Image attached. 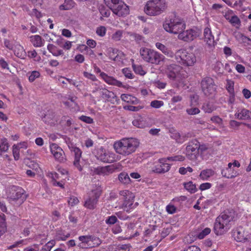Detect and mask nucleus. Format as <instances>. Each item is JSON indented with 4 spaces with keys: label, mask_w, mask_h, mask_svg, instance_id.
I'll use <instances>...</instances> for the list:
<instances>
[{
    "label": "nucleus",
    "mask_w": 251,
    "mask_h": 251,
    "mask_svg": "<svg viewBox=\"0 0 251 251\" xmlns=\"http://www.w3.org/2000/svg\"><path fill=\"white\" fill-rule=\"evenodd\" d=\"M30 40L33 45L35 47H41L44 45V40L38 35L31 36Z\"/></svg>",
    "instance_id": "c756f323"
},
{
    "label": "nucleus",
    "mask_w": 251,
    "mask_h": 251,
    "mask_svg": "<svg viewBox=\"0 0 251 251\" xmlns=\"http://www.w3.org/2000/svg\"><path fill=\"white\" fill-rule=\"evenodd\" d=\"M123 33L122 30H117L112 34V39L115 41H120L123 36Z\"/></svg>",
    "instance_id": "c03bdc74"
},
{
    "label": "nucleus",
    "mask_w": 251,
    "mask_h": 251,
    "mask_svg": "<svg viewBox=\"0 0 251 251\" xmlns=\"http://www.w3.org/2000/svg\"><path fill=\"white\" fill-rule=\"evenodd\" d=\"M211 184L208 182L202 183L200 186V189L201 191L205 190L211 188Z\"/></svg>",
    "instance_id": "774afa93"
},
{
    "label": "nucleus",
    "mask_w": 251,
    "mask_h": 251,
    "mask_svg": "<svg viewBox=\"0 0 251 251\" xmlns=\"http://www.w3.org/2000/svg\"><path fill=\"white\" fill-rule=\"evenodd\" d=\"M234 82L230 79H226V89L229 94H233L234 93Z\"/></svg>",
    "instance_id": "ea45409f"
},
{
    "label": "nucleus",
    "mask_w": 251,
    "mask_h": 251,
    "mask_svg": "<svg viewBox=\"0 0 251 251\" xmlns=\"http://www.w3.org/2000/svg\"><path fill=\"white\" fill-rule=\"evenodd\" d=\"M79 120L81 121L84 122L87 124H93L94 123V120L90 117L82 115L79 118Z\"/></svg>",
    "instance_id": "bf43d9fd"
},
{
    "label": "nucleus",
    "mask_w": 251,
    "mask_h": 251,
    "mask_svg": "<svg viewBox=\"0 0 251 251\" xmlns=\"http://www.w3.org/2000/svg\"><path fill=\"white\" fill-rule=\"evenodd\" d=\"M200 143L196 139L191 141L186 149V156L191 160H195L199 155Z\"/></svg>",
    "instance_id": "9b49d317"
},
{
    "label": "nucleus",
    "mask_w": 251,
    "mask_h": 251,
    "mask_svg": "<svg viewBox=\"0 0 251 251\" xmlns=\"http://www.w3.org/2000/svg\"><path fill=\"white\" fill-rule=\"evenodd\" d=\"M235 116L239 120L251 119V112L245 108L242 109L236 113Z\"/></svg>",
    "instance_id": "bb28decb"
},
{
    "label": "nucleus",
    "mask_w": 251,
    "mask_h": 251,
    "mask_svg": "<svg viewBox=\"0 0 251 251\" xmlns=\"http://www.w3.org/2000/svg\"><path fill=\"white\" fill-rule=\"evenodd\" d=\"M198 105L199 96L195 94L191 95L190 104L186 109V113L190 116L199 114L201 111L197 107Z\"/></svg>",
    "instance_id": "dca6fc26"
},
{
    "label": "nucleus",
    "mask_w": 251,
    "mask_h": 251,
    "mask_svg": "<svg viewBox=\"0 0 251 251\" xmlns=\"http://www.w3.org/2000/svg\"><path fill=\"white\" fill-rule=\"evenodd\" d=\"M210 232V228L206 227L198 234L197 237L200 239H203L206 235H208Z\"/></svg>",
    "instance_id": "79ce46f5"
},
{
    "label": "nucleus",
    "mask_w": 251,
    "mask_h": 251,
    "mask_svg": "<svg viewBox=\"0 0 251 251\" xmlns=\"http://www.w3.org/2000/svg\"><path fill=\"white\" fill-rule=\"evenodd\" d=\"M19 150V147L17 145H14L13 146V154L16 160H18L20 157Z\"/></svg>",
    "instance_id": "8fccbe9b"
},
{
    "label": "nucleus",
    "mask_w": 251,
    "mask_h": 251,
    "mask_svg": "<svg viewBox=\"0 0 251 251\" xmlns=\"http://www.w3.org/2000/svg\"><path fill=\"white\" fill-rule=\"evenodd\" d=\"M202 91L206 96L213 94L216 91V86L213 79L209 77L204 78L201 82Z\"/></svg>",
    "instance_id": "2eb2a0df"
},
{
    "label": "nucleus",
    "mask_w": 251,
    "mask_h": 251,
    "mask_svg": "<svg viewBox=\"0 0 251 251\" xmlns=\"http://www.w3.org/2000/svg\"><path fill=\"white\" fill-rule=\"evenodd\" d=\"M79 242L76 245L80 249H90L98 247L102 243L101 240L94 235H81L78 237Z\"/></svg>",
    "instance_id": "39448f33"
},
{
    "label": "nucleus",
    "mask_w": 251,
    "mask_h": 251,
    "mask_svg": "<svg viewBox=\"0 0 251 251\" xmlns=\"http://www.w3.org/2000/svg\"><path fill=\"white\" fill-rule=\"evenodd\" d=\"M106 29L104 26H100L96 29V33L100 37H103L106 34Z\"/></svg>",
    "instance_id": "49530a36"
},
{
    "label": "nucleus",
    "mask_w": 251,
    "mask_h": 251,
    "mask_svg": "<svg viewBox=\"0 0 251 251\" xmlns=\"http://www.w3.org/2000/svg\"><path fill=\"white\" fill-rule=\"evenodd\" d=\"M166 211L170 214H173L176 212V208L174 205L169 204L166 206Z\"/></svg>",
    "instance_id": "338daca9"
},
{
    "label": "nucleus",
    "mask_w": 251,
    "mask_h": 251,
    "mask_svg": "<svg viewBox=\"0 0 251 251\" xmlns=\"http://www.w3.org/2000/svg\"><path fill=\"white\" fill-rule=\"evenodd\" d=\"M47 49L53 55L55 56L63 55L64 54V52L62 50L57 49V48L53 44H49L47 46Z\"/></svg>",
    "instance_id": "72a5a7b5"
},
{
    "label": "nucleus",
    "mask_w": 251,
    "mask_h": 251,
    "mask_svg": "<svg viewBox=\"0 0 251 251\" xmlns=\"http://www.w3.org/2000/svg\"><path fill=\"white\" fill-rule=\"evenodd\" d=\"M175 59L177 62L187 66H191L196 62L195 55L184 50H178L175 53Z\"/></svg>",
    "instance_id": "0eeeda50"
},
{
    "label": "nucleus",
    "mask_w": 251,
    "mask_h": 251,
    "mask_svg": "<svg viewBox=\"0 0 251 251\" xmlns=\"http://www.w3.org/2000/svg\"><path fill=\"white\" fill-rule=\"evenodd\" d=\"M139 145V142L136 138H123L115 141L113 148L117 153L127 156L135 152Z\"/></svg>",
    "instance_id": "f03ea898"
},
{
    "label": "nucleus",
    "mask_w": 251,
    "mask_h": 251,
    "mask_svg": "<svg viewBox=\"0 0 251 251\" xmlns=\"http://www.w3.org/2000/svg\"><path fill=\"white\" fill-rule=\"evenodd\" d=\"M181 70L182 68L180 66L172 64L166 66L165 72L169 79L179 82L181 80Z\"/></svg>",
    "instance_id": "9d476101"
},
{
    "label": "nucleus",
    "mask_w": 251,
    "mask_h": 251,
    "mask_svg": "<svg viewBox=\"0 0 251 251\" xmlns=\"http://www.w3.org/2000/svg\"><path fill=\"white\" fill-rule=\"evenodd\" d=\"M183 186L186 190L191 194L195 193L197 191V188L195 184H194L192 181H189L184 182Z\"/></svg>",
    "instance_id": "c9c22d12"
},
{
    "label": "nucleus",
    "mask_w": 251,
    "mask_h": 251,
    "mask_svg": "<svg viewBox=\"0 0 251 251\" xmlns=\"http://www.w3.org/2000/svg\"><path fill=\"white\" fill-rule=\"evenodd\" d=\"M163 27L168 32L179 34L185 28V24L178 17L173 14L166 20Z\"/></svg>",
    "instance_id": "20e7f679"
},
{
    "label": "nucleus",
    "mask_w": 251,
    "mask_h": 251,
    "mask_svg": "<svg viewBox=\"0 0 251 251\" xmlns=\"http://www.w3.org/2000/svg\"><path fill=\"white\" fill-rule=\"evenodd\" d=\"M121 195L126 197L124 202L122 205V208L126 211L132 208L134 196L128 191H122L120 192Z\"/></svg>",
    "instance_id": "aec40b11"
},
{
    "label": "nucleus",
    "mask_w": 251,
    "mask_h": 251,
    "mask_svg": "<svg viewBox=\"0 0 251 251\" xmlns=\"http://www.w3.org/2000/svg\"><path fill=\"white\" fill-rule=\"evenodd\" d=\"M232 235L234 239L237 242L243 243L251 242V234L242 226L233 229Z\"/></svg>",
    "instance_id": "6e6552de"
},
{
    "label": "nucleus",
    "mask_w": 251,
    "mask_h": 251,
    "mask_svg": "<svg viewBox=\"0 0 251 251\" xmlns=\"http://www.w3.org/2000/svg\"><path fill=\"white\" fill-rule=\"evenodd\" d=\"M113 13L120 17H125L129 14V8L124 1H121L120 4L114 5L111 8Z\"/></svg>",
    "instance_id": "6ab92c4d"
},
{
    "label": "nucleus",
    "mask_w": 251,
    "mask_h": 251,
    "mask_svg": "<svg viewBox=\"0 0 251 251\" xmlns=\"http://www.w3.org/2000/svg\"><path fill=\"white\" fill-rule=\"evenodd\" d=\"M119 180L124 184H128L130 182V179L128 174L125 172L120 173L118 176Z\"/></svg>",
    "instance_id": "4c0bfd02"
},
{
    "label": "nucleus",
    "mask_w": 251,
    "mask_h": 251,
    "mask_svg": "<svg viewBox=\"0 0 251 251\" xmlns=\"http://www.w3.org/2000/svg\"><path fill=\"white\" fill-rule=\"evenodd\" d=\"M201 109L204 112L210 113L216 110V107L212 102H208L203 104Z\"/></svg>",
    "instance_id": "f704fd0d"
},
{
    "label": "nucleus",
    "mask_w": 251,
    "mask_h": 251,
    "mask_svg": "<svg viewBox=\"0 0 251 251\" xmlns=\"http://www.w3.org/2000/svg\"><path fill=\"white\" fill-rule=\"evenodd\" d=\"M166 159H167V161H183L184 160V157L182 155H176L174 156L168 157Z\"/></svg>",
    "instance_id": "6e6d98bb"
},
{
    "label": "nucleus",
    "mask_w": 251,
    "mask_h": 251,
    "mask_svg": "<svg viewBox=\"0 0 251 251\" xmlns=\"http://www.w3.org/2000/svg\"><path fill=\"white\" fill-rule=\"evenodd\" d=\"M123 73L124 75L127 78L132 79L133 78L134 75L132 73L131 71L128 68H126L123 69L122 70Z\"/></svg>",
    "instance_id": "de8ad7c7"
},
{
    "label": "nucleus",
    "mask_w": 251,
    "mask_h": 251,
    "mask_svg": "<svg viewBox=\"0 0 251 251\" xmlns=\"http://www.w3.org/2000/svg\"><path fill=\"white\" fill-rule=\"evenodd\" d=\"M14 53V54L19 58H24L26 56V52L20 44L18 42L15 45L13 50H12Z\"/></svg>",
    "instance_id": "c85d7f7f"
},
{
    "label": "nucleus",
    "mask_w": 251,
    "mask_h": 251,
    "mask_svg": "<svg viewBox=\"0 0 251 251\" xmlns=\"http://www.w3.org/2000/svg\"><path fill=\"white\" fill-rule=\"evenodd\" d=\"M96 157L98 160L104 163H110L113 161L110 156V153L102 148L100 147L97 150Z\"/></svg>",
    "instance_id": "412c9836"
},
{
    "label": "nucleus",
    "mask_w": 251,
    "mask_h": 251,
    "mask_svg": "<svg viewBox=\"0 0 251 251\" xmlns=\"http://www.w3.org/2000/svg\"><path fill=\"white\" fill-rule=\"evenodd\" d=\"M171 165L167 162V159L160 158L155 162L152 168V171L157 174H164L168 172Z\"/></svg>",
    "instance_id": "ddd939ff"
},
{
    "label": "nucleus",
    "mask_w": 251,
    "mask_h": 251,
    "mask_svg": "<svg viewBox=\"0 0 251 251\" xmlns=\"http://www.w3.org/2000/svg\"><path fill=\"white\" fill-rule=\"evenodd\" d=\"M83 75L85 77H86L88 79H90L92 80V81H95L97 80V79L96 76L92 74L89 73L88 72H84L83 73Z\"/></svg>",
    "instance_id": "69168bd1"
},
{
    "label": "nucleus",
    "mask_w": 251,
    "mask_h": 251,
    "mask_svg": "<svg viewBox=\"0 0 251 251\" xmlns=\"http://www.w3.org/2000/svg\"><path fill=\"white\" fill-rule=\"evenodd\" d=\"M100 94L101 98L105 101L110 102L112 104H118L120 100L116 95L112 91H109L105 88L100 89Z\"/></svg>",
    "instance_id": "f3484780"
},
{
    "label": "nucleus",
    "mask_w": 251,
    "mask_h": 251,
    "mask_svg": "<svg viewBox=\"0 0 251 251\" xmlns=\"http://www.w3.org/2000/svg\"><path fill=\"white\" fill-rule=\"evenodd\" d=\"M42 120L45 123L50 126L54 125L57 122L58 118L53 113H49L42 118Z\"/></svg>",
    "instance_id": "393cba45"
},
{
    "label": "nucleus",
    "mask_w": 251,
    "mask_h": 251,
    "mask_svg": "<svg viewBox=\"0 0 251 251\" xmlns=\"http://www.w3.org/2000/svg\"><path fill=\"white\" fill-rule=\"evenodd\" d=\"M210 120L213 123L219 125H221L223 124V120L218 116H214L211 118Z\"/></svg>",
    "instance_id": "e2e57ef3"
},
{
    "label": "nucleus",
    "mask_w": 251,
    "mask_h": 251,
    "mask_svg": "<svg viewBox=\"0 0 251 251\" xmlns=\"http://www.w3.org/2000/svg\"><path fill=\"white\" fill-rule=\"evenodd\" d=\"M167 8L165 0H149L144 8V12L150 16H156L164 13Z\"/></svg>",
    "instance_id": "7ed1b4c3"
},
{
    "label": "nucleus",
    "mask_w": 251,
    "mask_h": 251,
    "mask_svg": "<svg viewBox=\"0 0 251 251\" xmlns=\"http://www.w3.org/2000/svg\"><path fill=\"white\" fill-rule=\"evenodd\" d=\"M201 32L197 29H190L186 30H182L178 35L179 40L185 42H191L199 37Z\"/></svg>",
    "instance_id": "4468645a"
},
{
    "label": "nucleus",
    "mask_w": 251,
    "mask_h": 251,
    "mask_svg": "<svg viewBox=\"0 0 251 251\" xmlns=\"http://www.w3.org/2000/svg\"><path fill=\"white\" fill-rule=\"evenodd\" d=\"M236 217L233 210H227L221 213L217 217L214 224V231L216 235H221L226 232L230 227Z\"/></svg>",
    "instance_id": "f257e3e1"
},
{
    "label": "nucleus",
    "mask_w": 251,
    "mask_h": 251,
    "mask_svg": "<svg viewBox=\"0 0 251 251\" xmlns=\"http://www.w3.org/2000/svg\"><path fill=\"white\" fill-rule=\"evenodd\" d=\"M95 172L98 175H107L109 173V167H98L96 169Z\"/></svg>",
    "instance_id": "37998d69"
},
{
    "label": "nucleus",
    "mask_w": 251,
    "mask_h": 251,
    "mask_svg": "<svg viewBox=\"0 0 251 251\" xmlns=\"http://www.w3.org/2000/svg\"><path fill=\"white\" fill-rule=\"evenodd\" d=\"M117 50L112 48H109L107 49L106 53L107 55L109 57L110 59L115 60L116 57L118 56L117 53Z\"/></svg>",
    "instance_id": "58836bf2"
},
{
    "label": "nucleus",
    "mask_w": 251,
    "mask_h": 251,
    "mask_svg": "<svg viewBox=\"0 0 251 251\" xmlns=\"http://www.w3.org/2000/svg\"><path fill=\"white\" fill-rule=\"evenodd\" d=\"M132 67L134 72L141 75H144L146 72L143 70V67L141 65H132Z\"/></svg>",
    "instance_id": "a19ab883"
},
{
    "label": "nucleus",
    "mask_w": 251,
    "mask_h": 251,
    "mask_svg": "<svg viewBox=\"0 0 251 251\" xmlns=\"http://www.w3.org/2000/svg\"><path fill=\"white\" fill-rule=\"evenodd\" d=\"M155 46L158 50H160L162 53L167 56L172 58L175 56V54L171 50L166 47L162 43L157 42L155 44Z\"/></svg>",
    "instance_id": "cd10ccee"
},
{
    "label": "nucleus",
    "mask_w": 251,
    "mask_h": 251,
    "mask_svg": "<svg viewBox=\"0 0 251 251\" xmlns=\"http://www.w3.org/2000/svg\"><path fill=\"white\" fill-rule=\"evenodd\" d=\"M229 22L233 26L240 25L241 21L239 18L236 15L232 16L229 20Z\"/></svg>",
    "instance_id": "a18cd8bd"
},
{
    "label": "nucleus",
    "mask_w": 251,
    "mask_h": 251,
    "mask_svg": "<svg viewBox=\"0 0 251 251\" xmlns=\"http://www.w3.org/2000/svg\"><path fill=\"white\" fill-rule=\"evenodd\" d=\"M101 193V189L99 186L95 189H92L89 193L88 198L85 201L84 206L90 209H94L96 206Z\"/></svg>",
    "instance_id": "1a4fd4ad"
},
{
    "label": "nucleus",
    "mask_w": 251,
    "mask_h": 251,
    "mask_svg": "<svg viewBox=\"0 0 251 251\" xmlns=\"http://www.w3.org/2000/svg\"><path fill=\"white\" fill-rule=\"evenodd\" d=\"M214 175V171L211 169H205L202 170L200 174V177L203 180H208L209 178L212 176Z\"/></svg>",
    "instance_id": "473e14b6"
},
{
    "label": "nucleus",
    "mask_w": 251,
    "mask_h": 251,
    "mask_svg": "<svg viewBox=\"0 0 251 251\" xmlns=\"http://www.w3.org/2000/svg\"><path fill=\"white\" fill-rule=\"evenodd\" d=\"M121 98L126 102L135 104H137L139 101L136 97L129 94H123L121 96Z\"/></svg>",
    "instance_id": "7c9ffc66"
},
{
    "label": "nucleus",
    "mask_w": 251,
    "mask_h": 251,
    "mask_svg": "<svg viewBox=\"0 0 251 251\" xmlns=\"http://www.w3.org/2000/svg\"><path fill=\"white\" fill-rule=\"evenodd\" d=\"M7 198L13 201H17L20 199L23 201L25 199V190L21 187L12 186L10 188Z\"/></svg>",
    "instance_id": "a211bd4d"
},
{
    "label": "nucleus",
    "mask_w": 251,
    "mask_h": 251,
    "mask_svg": "<svg viewBox=\"0 0 251 251\" xmlns=\"http://www.w3.org/2000/svg\"><path fill=\"white\" fill-rule=\"evenodd\" d=\"M30 15L31 16L35 17L37 18H40L41 16V13L38 11L36 9H32L29 12Z\"/></svg>",
    "instance_id": "0e129e2a"
},
{
    "label": "nucleus",
    "mask_w": 251,
    "mask_h": 251,
    "mask_svg": "<svg viewBox=\"0 0 251 251\" xmlns=\"http://www.w3.org/2000/svg\"><path fill=\"white\" fill-rule=\"evenodd\" d=\"M66 143L71 151L75 155L74 161V166L79 171H81L82 168L80 164V160L81 157L82 151L80 149L77 147L75 144L72 143L69 139L66 141Z\"/></svg>",
    "instance_id": "f8f14e48"
},
{
    "label": "nucleus",
    "mask_w": 251,
    "mask_h": 251,
    "mask_svg": "<svg viewBox=\"0 0 251 251\" xmlns=\"http://www.w3.org/2000/svg\"><path fill=\"white\" fill-rule=\"evenodd\" d=\"M186 200V197L185 196H181L179 197H176L174 198L172 201L174 203H178L179 204L181 201H185Z\"/></svg>",
    "instance_id": "680f3d73"
},
{
    "label": "nucleus",
    "mask_w": 251,
    "mask_h": 251,
    "mask_svg": "<svg viewBox=\"0 0 251 251\" xmlns=\"http://www.w3.org/2000/svg\"><path fill=\"white\" fill-rule=\"evenodd\" d=\"M221 174L223 177L227 178H232L239 175V173L233 168H225L221 171Z\"/></svg>",
    "instance_id": "a878e982"
},
{
    "label": "nucleus",
    "mask_w": 251,
    "mask_h": 251,
    "mask_svg": "<svg viewBox=\"0 0 251 251\" xmlns=\"http://www.w3.org/2000/svg\"><path fill=\"white\" fill-rule=\"evenodd\" d=\"M75 4L73 0H65L64 3L59 6V9L60 10H69L72 9Z\"/></svg>",
    "instance_id": "2f4dec72"
},
{
    "label": "nucleus",
    "mask_w": 251,
    "mask_h": 251,
    "mask_svg": "<svg viewBox=\"0 0 251 251\" xmlns=\"http://www.w3.org/2000/svg\"><path fill=\"white\" fill-rule=\"evenodd\" d=\"M164 104V102L161 100H153L151 103V106L153 108H159Z\"/></svg>",
    "instance_id": "4d7b16f0"
},
{
    "label": "nucleus",
    "mask_w": 251,
    "mask_h": 251,
    "mask_svg": "<svg viewBox=\"0 0 251 251\" xmlns=\"http://www.w3.org/2000/svg\"><path fill=\"white\" fill-rule=\"evenodd\" d=\"M79 202V200L76 197L71 196L69 198L68 200V202L69 205L71 206H74L77 204Z\"/></svg>",
    "instance_id": "052dcab7"
},
{
    "label": "nucleus",
    "mask_w": 251,
    "mask_h": 251,
    "mask_svg": "<svg viewBox=\"0 0 251 251\" xmlns=\"http://www.w3.org/2000/svg\"><path fill=\"white\" fill-rule=\"evenodd\" d=\"M132 124L134 126L138 128H144L145 127V124L143 121L138 119L133 120Z\"/></svg>",
    "instance_id": "5fc2aeb1"
},
{
    "label": "nucleus",
    "mask_w": 251,
    "mask_h": 251,
    "mask_svg": "<svg viewBox=\"0 0 251 251\" xmlns=\"http://www.w3.org/2000/svg\"><path fill=\"white\" fill-rule=\"evenodd\" d=\"M203 36L204 42H206L208 47H214L215 45L214 37L210 28L207 27L204 28Z\"/></svg>",
    "instance_id": "5701e85b"
},
{
    "label": "nucleus",
    "mask_w": 251,
    "mask_h": 251,
    "mask_svg": "<svg viewBox=\"0 0 251 251\" xmlns=\"http://www.w3.org/2000/svg\"><path fill=\"white\" fill-rule=\"evenodd\" d=\"M100 75L103 80L109 85H114L121 88L126 87L122 82L117 80L112 76L108 75L103 72L101 73Z\"/></svg>",
    "instance_id": "4be33fe9"
},
{
    "label": "nucleus",
    "mask_w": 251,
    "mask_h": 251,
    "mask_svg": "<svg viewBox=\"0 0 251 251\" xmlns=\"http://www.w3.org/2000/svg\"><path fill=\"white\" fill-rule=\"evenodd\" d=\"M118 222V219L116 216L112 215L108 217L105 220V223L107 225H114Z\"/></svg>",
    "instance_id": "603ef678"
},
{
    "label": "nucleus",
    "mask_w": 251,
    "mask_h": 251,
    "mask_svg": "<svg viewBox=\"0 0 251 251\" xmlns=\"http://www.w3.org/2000/svg\"><path fill=\"white\" fill-rule=\"evenodd\" d=\"M40 75V73L38 71H32L28 76V79L30 82L34 81L36 78H38Z\"/></svg>",
    "instance_id": "09e8293b"
},
{
    "label": "nucleus",
    "mask_w": 251,
    "mask_h": 251,
    "mask_svg": "<svg viewBox=\"0 0 251 251\" xmlns=\"http://www.w3.org/2000/svg\"><path fill=\"white\" fill-rule=\"evenodd\" d=\"M118 251H129L131 246L129 244H122L117 246Z\"/></svg>",
    "instance_id": "13d9d810"
},
{
    "label": "nucleus",
    "mask_w": 251,
    "mask_h": 251,
    "mask_svg": "<svg viewBox=\"0 0 251 251\" xmlns=\"http://www.w3.org/2000/svg\"><path fill=\"white\" fill-rule=\"evenodd\" d=\"M9 148L8 143L5 140L2 141L0 144V153L6 152Z\"/></svg>",
    "instance_id": "3c124183"
},
{
    "label": "nucleus",
    "mask_w": 251,
    "mask_h": 251,
    "mask_svg": "<svg viewBox=\"0 0 251 251\" xmlns=\"http://www.w3.org/2000/svg\"><path fill=\"white\" fill-rule=\"evenodd\" d=\"M140 54L145 61L155 65L159 64L165 58L157 51L147 48H141Z\"/></svg>",
    "instance_id": "423d86ee"
},
{
    "label": "nucleus",
    "mask_w": 251,
    "mask_h": 251,
    "mask_svg": "<svg viewBox=\"0 0 251 251\" xmlns=\"http://www.w3.org/2000/svg\"><path fill=\"white\" fill-rule=\"evenodd\" d=\"M130 36L138 43L144 42V37L140 34L132 33L130 34Z\"/></svg>",
    "instance_id": "864d4df0"
},
{
    "label": "nucleus",
    "mask_w": 251,
    "mask_h": 251,
    "mask_svg": "<svg viewBox=\"0 0 251 251\" xmlns=\"http://www.w3.org/2000/svg\"><path fill=\"white\" fill-rule=\"evenodd\" d=\"M3 42L4 47L10 50H13V48H14L15 45L17 43V42L14 40H11L6 38L4 39Z\"/></svg>",
    "instance_id": "e433bc0d"
},
{
    "label": "nucleus",
    "mask_w": 251,
    "mask_h": 251,
    "mask_svg": "<svg viewBox=\"0 0 251 251\" xmlns=\"http://www.w3.org/2000/svg\"><path fill=\"white\" fill-rule=\"evenodd\" d=\"M50 149L51 153L56 160L59 161H61L63 160L64 151L56 144H52L50 145Z\"/></svg>",
    "instance_id": "b1692460"
}]
</instances>
